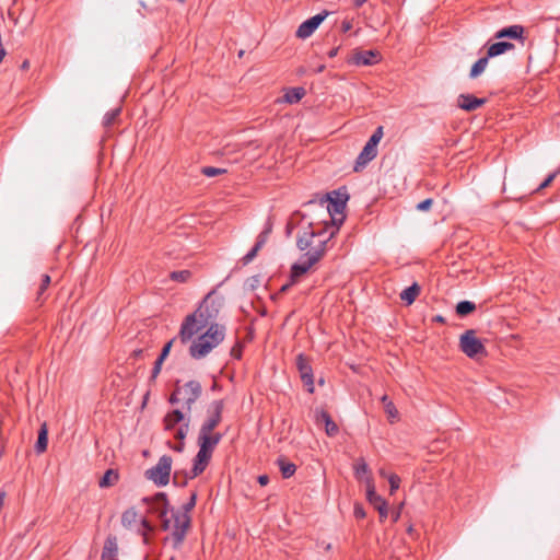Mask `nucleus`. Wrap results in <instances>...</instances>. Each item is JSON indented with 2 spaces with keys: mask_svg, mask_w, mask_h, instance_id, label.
Wrapping results in <instances>:
<instances>
[{
  "mask_svg": "<svg viewBox=\"0 0 560 560\" xmlns=\"http://www.w3.org/2000/svg\"><path fill=\"white\" fill-rule=\"evenodd\" d=\"M258 483L261 486V487H265L268 485L269 482V477L267 475H260L258 476Z\"/></svg>",
  "mask_w": 560,
  "mask_h": 560,
  "instance_id": "52",
  "label": "nucleus"
},
{
  "mask_svg": "<svg viewBox=\"0 0 560 560\" xmlns=\"http://www.w3.org/2000/svg\"><path fill=\"white\" fill-rule=\"evenodd\" d=\"M376 155L377 148L372 144L365 143V145L363 147L362 151L360 152L355 160L353 171H362L372 160L376 158Z\"/></svg>",
  "mask_w": 560,
  "mask_h": 560,
  "instance_id": "19",
  "label": "nucleus"
},
{
  "mask_svg": "<svg viewBox=\"0 0 560 560\" xmlns=\"http://www.w3.org/2000/svg\"><path fill=\"white\" fill-rule=\"evenodd\" d=\"M188 430H189V418H187V421L185 423H182V425L176 430L174 438L179 440L180 442L173 446V450L175 452H178V453L183 452L184 446H185L183 441L186 439Z\"/></svg>",
  "mask_w": 560,
  "mask_h": 560,
  "instance_id": "29",
  "label": "nucleus"
},
{
  "mask_svg": "<svg viewBox=\"0 0 560 560\" xmlns=\"http://www.w3.org/2000/svg\"><path fill=\"white\" fill-rule=\"evenodd\" d=\"M524 33H525L524 26H522L520 24H514V25L503 27V28L499 30L498 32H495L494 38L495 39L511 38V39H516V40L524 43V40H525Z\"/></svg>",
  "mask_w": 560,
  "mask_h": 560,
  "instance_id": "21",
  "label": "nucleus"
},
{
  "mask_svg": "<svg viewBox=\"0 0 560 560\" xmlns=\"http://www.w3.org/2000/svg\"><path fill=\"white\" fill-rule=\"evenodd\" d=\"M147 504V516H142V529L151 530L154 521L160 523L163 530L171 532V541L174 549H179L191 527V516L179 509H168L167 495L164 492L156 493L151 499H142Z\"/></svg>",
  "mask_w": 560,
  "mask_h": 560,
  "instance_id": "1",
  "label": "nucleus"
},
{
  "mask_svg": "<svg viewBox=\"0 0 560 560\" xmlns=\"http://www.w3.org/2000/svg\"><path fill=\"white\" fill-rule=\"evenodd\" d=\"M380 476L384 477V478L388 477V475L386 474V471L384 469H380Z\"/></svg>",
  "mask_w": 560,
  "mask_h": 560,
  "instance_id": "62",
  "label": "nucleus"
},
{
  "mask_svg": "<svg viewBox=\"0 0 560 560\" xmlns=\"http://www.w3.org/2000/svg\"><path fill=\"white\" fill-rule=\"evenodd\" d=\"M206 328L207 330L198 336L189 347V354L194 359L205 358L224 340L225 327L223 325H208Z\"/></svg>",
  "mask_w": 560,
  "mask_h": 560,
  "instance_id": "6",
  "label": "nucleus"
},
{
  "mask_svg": "<svg viewBox=\"0 0 560 560\" xmlns=\"http://www.w3.org/2000/svg\"><path fill=\"white\" fill-rule=\"evenodd\" d=\"M277 465L281 471V475L284 479L292 477L296 471V465L289 462L284 456H280L277 459Z\"/></svg>",
  "mask_w": 560,
  "mask_h": 560,
  "instance_id": "27",
  "label": "nucleus"
},
{
  "mask_svg": "<svg viewBox=\"0 0 560 560\" xmlns=\"http://www.w3.org/2000/svg\"><path fill=\"white\" fill-rule=\"evenodd\" d=\"M173 459L170 455L160 457L155 466L148 469L144 475L158 487H164L170 482Z\"/></svg>",
  "mask_w": 560,
  "mask_h": 560,
  "instance_id": "8",
  "label": "nucleus"
},
{
  "mask_svg": "<svg viewBox=\"0 0 560 560\" xmlns=\"http://www.w3.org/2000/svg\"><path fill=\"white\" fill-rule=\"evenodd\" d=\"M300 217V220L303 221L306 215L304 213H302L301 211H295L292 217H291V220L288 222L287 226H285V235L289 237L291 234H292V231L294 229V224H293V220L295 218Z\"/></svg>",
  "mask_w": 560,
  "mask_h": 560,
  "instance_id": "39",
  "label": "nucleus"
},
{
  "mask_svg": "<svg viewBox=\"0 0 560 560\" xmlns=\"http://www.w3.org/2000/svg\"><path fill=\"white\" fill-rule=\"evenodd\" d=\"M385 412L388 416L389 421L393 423L395 420L398 419V410L395 407L393 401H388L386 406L384 407Z\"/></svg>",
  "mask_w": 560,
  "mask_h": 560,
  "instance_id": "38",
  "label": "nucleus"
},
{
  "mask_svg": "<svg viewBox=\"0 0 560 560\" xmlns=\"http://www.w3.org/2000/svg\"><path fill=\"white\" fill-rule=\"evenodd\" d=\"M394 521L396 522L398 518H399V512L397 511L396 513H394Z\"/></svg>",
  "mask_w": 560,
  "mask_h": 560,
  "instance_id": "64",
  "label": "nucleus"
},
{
  "mask_svg": "<svg viewBox=\"0 0 560 560\" xmlns=\"http://www.w3.org/2000/svg\"><path fill=\"white\" fill-rule=\"evenodd\" d=\"M269 238V235L264 233V232H260L259 235L257 236V240H256V243L255 245L258 247V248H262L265 246V244L267 243Z\"/></svg>",
  "mask_w": 560,
  "mask_h": 560,
  "instance_id": "46",
  "label": "nucleus"
},
{
  "mask_svg": "<svg viewBox=\"0 0 560 560\" xmlns=\"http://www.w3.org/2000/svg\"><path fill=\"white\" fill-rule=\"evenodd\" d=\"M222 438H223L222 433L207 431V430H199L197 443H198V446H201L202 448L213 453L214 448L221 442Z\"/></svg>",
  "mask_w": 560,
  "mask_h": 560,
  "instance_id": "15",
  "label": "nucleus"
},
{
  "mask_svg": "<svg viewBox=\"0 0 560 560\" xmlns=\"http://www.w3.org/2000/svg\"><path fill=\"white\" fill-rule=\"evenodd\" d=\"M222 306L221 299L213 298L210 292L200 303L199 307L186 316L182 323L179 338L183 343L188 342L191 338L200 334L208 325H219L217 318Z\"/></svg>",
  "mask_w": 560,
  "mask_h": 560,
  "instance_id": "4",
  "label": "nucleus"
},
{
  "mask_svg": "<svg viewBox=\"0 0 560 560\" xmlns=\"http://www.w3.org/2000/svg\"><path fill=\"white\" fill-rule=\"evenodd\" d=\"M147 399H148V395H145V396L143 397V399H142V404H141L142 409H144V408H145V406H147Z\"/></svg>",
  "mask_w": 560,
  "mask_h": 560,
  "instance_id": "61",
  "label": "nucleus"
},
{
  "mask_svg": "<svg viewBox=\"0 0 560 560\" xmlns=\"http://www.w3.org/2000/svg\"><path fill=\"white\" fill-rule=\"evenodd\" d=\"M434 320L438 322V323H444V318L441 315L435 316Z\"/></svg>",
  "mask_w": 560,
  "mask_h": 560,
  "instance_id": "60",
  "label": "nucleus"
},
{
  "mask_svg": "<svg viewBox=\"0 0 560 560\" xmlns=\"http://www.w3.org/2000/svg\"><path fill=\"white\" fill-rule=\"evenodd\" d=\"M49 284H50V277L48 275H43L42 283H40L38 292H37V300L42 299L44 292L47 290Z\"/></svg>",
  "mask_w": 560,
  "mask_h": 560,
  "instance_id": "42",
  "label": "nucleus"
},
{
  "mask_svg": "<svg viewBox=\"0 0 560 560\" xmlns=\"http://www.w3.org/2000/svg\"><path fill=\"white\" fill-rule=\"evenodd\" d=\"M118 558V544L116 536L109 535L102 550L101 560H117Z\"/></svg>",
  "mask_w": 560,
  "mask_h": 560,
  "instance_id": "22",
  "label": "nucleus"
},
{
  "mask_svg": "<svg viewBox=\"0 0 560 560\" xmlns=\"http://www.w3.org/2000/svg\"><path fill=\"white\" fill-rule=\"evenodd\" d=\"M212 457V452L207 451L199 446V451L197 455L194 458V466L191 469V472L189 475V478H196L197 476L201 475L205 469L207 468L210 459Z\"/></svg>",
  "mask_w": 560,
  "mask_h": 560,
  "instance_id": "18",
  "label": "nucleus"
},
{
  "mask_svg": "<svg viewBox=\"0 0 560 560\" xmlns=\"http://www.w3.org/2000/svg\"><path fill=\"white\" fill-rule=\"evenodd\" d=\"M120 114V108H114L107 112L103 118V125L106 129L110 128Z\"/></svg>",
  "mask_w": 560,
  "mask_h": 560,
  "instance_id": "33",
  "label": "nucleus"
},
{
  "mask_svg": "<svg viewBox=\"0 0 560 560\" xmlns=\"http://www.w3.org/2000/svg\"><path fill=\"white\" fill-rule=\"evenodd\" d=\"M334 235L335 232H328L326 226L315 229L312 221L307 222V226L296 238V247L305 253L301 256L299 261L291 266V284H296L303 275L308 272L322 260L326 254L327 244Z\"/></svg>",
  "mask_w": 560,
  "mask_h": 560,
  "instance_id": "3",
  "label": "nucleus"
},
{
  "mask_svg": "<svg viewBox=\"0 0 560 560\" xmlns=\"http://www.w3.org/2000/svg\"><path fill=\"white\" fill-rule=\"evenodd\" d=\"M348 200H349V195L347 192L346 187H341L339 189H336V190H332L330 192L323 195L318 200V205L322 208H326V211L330 218V221L329 222L324 221L323 224L314 223V228L316 229L318 226H326L328 232L334 231L336 234L337 231L339 230V225L336 224L334 214H342L346 209V205H347ZM316 203H317L316 200H310L306 203H304V206H312V205H316Z\"/></svg>",
  "mask_w": 560,
  "mask_h": 560,
  "instance_id": "5",
  "label": "nucleus"
},
{
  "mask_svg": "<svg viewBox=\"0 0 560 560\" xmlns=\"http://www.w3.org/2000/svg\"><path fill=\"white\" fill-rule=\"evenodd\" d=\"M338 54V48H332L327 52L328 58H334Z\"/></svg>",
  "mask_w": 560,
  "mask_h": 560,
  "instance_id": "54",
  "label": "nucleus"
},
{
  "mask_svg": "<svg viewBox=\"0 0 560 560\" xmlns=\"http://www.w3.org/2000/svg\"><path fill=\"white\" fill-rule=\"evenodd\" d=\"M368 472H369V466H368L366 462L364 460V458H359L354 465L355 476L359 478V477H361V475L368 474Z\"/></svg>",
  "mask_w": 560,
  "mask_h": 560,
  "instance_id": "37",
  "label": "nucleus"
},
{
  "mask_svg": "<svg viewBox=\"0 0 560 560\" xmlns=\"http://www.w3.org/2000/svg\"><path fill=\"white\" fill-rule=\"evenodd\" d=\"M201 394L202 386L198 381L191 380L183 385L177 381L175 389L168 398V402L175 405L182 401L184 409L189 413L192 405L200 398Z\"/></svg>",
  "mask_w": 560,
  "mask_h": 560,
  "instance_id": "7",
  "label": "nucleus"
},
{
  "mask_svg": "<svg viewBox=\"0 0 560 560\" xmlns=\"http://www.w3.org/2000/svg\"><path fill=\"white\" fill-rule=\"evenodd\" d=\"M368 501L377 510L380 521L383 522L388 515L387 502L376 493L373 485L369 486L366 491Z\"/></svg>",
  "mask_w": 560,
  "mask_h": 560,
  "instance_id": "17",
  "label": "nucleus"
},
{
  "mask_svg": "<svg viewBox=\"0 0 560 560\" xmlns=\"http://www.w3.org/2000/svg\"><path fill=\"white\" fill-rule=\"evenodd\" d=\"M292 285L293 284H291V281L289 283L283 284L280 289V292H287Z\"/></svg>",
  "mask_w": 560,
  "mask_h": 560,
  "instance_id": "55",
  "label": "nucleus"
},
{
  "mask_svg": "<svg viewBox=\"0 0 560 560\" xmlns=\"http://www.w3.org/2000/svg\"><path fill=\"white\" fill-rule=\"evenodd\" d=\"M351 28H352V23H351V21H348V20L342 21V23H341V31H342L343 33L349 32Z\"/></svg>",
  "mask_w": 560,
  "mask_h": 560,
  "instance_id": "51",
  "label": "nucleus"
},
{
  "mask_svg": "<svg viewBox=\"0 0 560 560\" xmlns=\"http://www.w3.org/2000/svg\"><path fill=\"white\" fill-rule=\"evenodd\" d=\"M389 482L390 493L393 494L396 490L399 489L400 486V477L396 474H389L387 477Z\"/></svg>",
  "mask_w": 560,
  "mask_h": 560,
  "instance_id": "41",
  "label": "nucleus"
},
{
  "mask_svg": "<svg viewBox=\"0 0 560 560\" xmlns=\"http://www.w3.org/2000/svg\"><path fill=\"white\" fill-rule=\"evenodd\" d=\"M368 0H354V7L360 8L362 7Z\"/></svg>",
  "mask_w": 560,
  "mask_h": 560,
  "instance_id": "57",
  "label": "nucleus"
},
{
  "mask_svg": "<svg viewBox=\"0 0 560 560\" xmlns=\"http://www.w3.org/2000/svg\"><path fill=\"white\" fill-rule=\"evenodd\" d=\"M242 353H243V346L240 341H237L232 348H231V351H230V354L232 358L236 359V360H240L242 358Z\"/></svg>",
  "mask_w": 560,
  "mask_h": 560,
  "instance_id": "44",
  "label": "nucleus"
},
{
  "mask_svg": "<svg viewBox=\"0 0 560 560\" xmlns=\"http://www.w3.org/2000/svg\"><path fill=\"white\" fill-rule=\"evenodd\" d=\"M305 95V89L302 86L289 88L285 90L283 101L288 104L299 103Z\"/></svg>",
  "mask_w": 560,
  "mask_h": 560,
  "instance_id": "26",
  "label": "nucleus"
},
{
  "mask_svg": "<svg viewBox=\"0 0 560 560\" xmlns=\"http://www.w3.org/2000/svg\"><path fill=\"white\" fill-rule=\"evenodd\" d=\"M170 278L173 281L185 283L191 278V271L190 270L172 271L170 275Z\"/></svg>",
  "mask_w": 560,
  "mask_h": 560,
  "instance_id": "34",
  "label": "nucleus"
},
{
  "mask_svg": "<svg viewBox=\"0 0 560 560\" xmlns=\"http://www.w3.org/2000/svg\"><path fill=\"white\" fill-rule=\"evenodd\" d=\"M4 498H5V492H4V491H1V492H0V510H1V509H2V506H3Z\"/></svg>",
  "mask_w": 560,
  "mask_h": 560,
  "instance_id": "56",
  "label": "nucleus"
},
{
  "mask_svg": "<svg viewBox=\"0 0 560 560\" xmlns=\"http://www.w3.org/2000/svg\"><path fill=\"white\" fill-rule=\"evenodd\" d=\"M224 400H213L208 408V418L202 422L200 430L214 431L222 421Z\"/></svg>",
  "mask_w": 560,
  "mask_h": 560,
  "instance_id": "10",
  "label": "nucleus"
},
{
  "mask_svg": "<svg viewBox=\"0 0 560 560\" xmlns=\"http://www.w3.org/2000/svg\"><path fill=\"white\" fill-rule=\"evenodd\" d=\"M173 483L176 485V486H185L186 485V481H183L182 483L178 482V474L175 472L174 474V477H173Z\"/></svg>",
  "mask_w": 560,
  "mask_h": 560,
  "instance_id": "53",
  "label": "nucleus"
},
{
  "mask_svg": "<svg viewBox=\"0 0 560 560\" xmlns=\"http://www.w3.org/2000/svg\"><path fill=\"white\" fill-rule=\"evenodd\" d=\"M489 57L488 55L486 54V56L479 58L470 68V71H469V78L470 79H476L478 78L487 68L488 63H489Z\"/></svg>",
  "mask_w": 560,
  "mask_h": 560,
  "instance_id": "30",
  "label": "nucleus"
},
{
  "mask_svg": "<svg viewBox=\"0 0 560 560\" xmlns=\"http://www.w3.org/2000/svg\"><path fill=\"white\" fill-rule=\"evenodd\" d=\"M334 235L335 232H328L326 226L315 229L312 221L307 222V226L296 238V247L305 253L301 256L299 261L291 266V284H296L303 275L308 272L322 260L326 254L327 244Z\"/></svg>",
  "mask_w": 560,
  "mask_h": 560,
  "instance_id": "2",
  "label": "nucleus"
},
{
  "mask_svg": "<svg viewBox=\"0 0 560 560\" xmlns=\"http://www.w3.org/2000/svg\"><path fill=\"white\" fill-rule=\"evenodd\" d=\"M187 419H185L184 412L179 409H174L167 412L163 419L164 430H174L176 424L180 422L185 423Z\"/></svg>",
  "mask_w": 560,
  "mask_h": 560,
  "instance_id": "23",
  "label": "nucleus"
},
{
  "mask_svg": "<svg viewBox=\"0 0 560 560\" xmlns=\"http://www.w3.org/2000/svg\"><path fill=\"white\" fill-rule=\"evenodd\" d=\"M327 16L326 12L318 13L301 23L296 30V37L305 39L310 37Z\"/></svg>",
  "mask_w": 560,
  "mask_h": 560,
  "instance_id": "13",
  "label": "nucleus"
},
{
  "mask_svg": "<svg viewBox=\"0 0 560 560\" xmlns=\"http://www.w3.org/2000/svg\"><path fill=\"white\" fill-rule=\"evenodd\" d=\"M459 348L468 358H476L487 353L485 345L476 337L474 329H468L460 336Z\"/></svg>",
  "mask_w": 560,
  "mask_h": 560,
  "instance_id": "9",
  "label": "nucleus"
},
{
  "mask_svg": "<svg viewBox=\"0 0 560 560\" xmlns=\"http://www.w3.org/2000/svg\"><path fill=\"white\" fill-rule=\"evenodd\" d=\"M162 363H163L162 360H160V359L155 360L154 366L152 369V374H151L152 380H154L158 376V374L160 373Z\"/></svg>",
  "mask_w": 560,
  "mask_h": 560,
  "instance_id": "47",
  "label": "nucleus"
},
{
  "mask_svg": "<svg viewBox=\"0 0 560 560\" xmlns=\"http://www.w3.org/2000/svg\"><path fill=\"white\" fill-rule=\"evenodd\" d=\"M48 444V428L46 422L40 425L38 431L37 442L35 444V451L37 454H42L47 450Z\"/></svg>",
  "mask_w": 560,
  "mask_h": 560,
  "instance_id": "28",
  "label": "nucleus"
},
{
  "mask_svg": "<svg viewBox=\"0 0 560 560\" xmlns=\"http://www.w3.org/2000/svg\"><path fill=\"white\" fill-rule=\"evenodd\" d=\"M118 472L115 469H108L105 471L103 477L98 481L101 488H108L114 486L118 481Z\"/></svg>",
  "mask_w": 560,
  "mask_h": 560,
  "instance_id": "31",
  "label": "nucleus"
},
{
  "mask_svg": "<svg viewBox=\"0 0 560 560\" xmlns=\"http://www.w3.org/2000/svg\"><path fill=\"white\" fill-rule=\"evenodd\" d=\"M201 173L207 177H213V176H218L221 174H225L226 170L220 168V167H213V166H205L201 168Z\"/></svg>",
  "mask_w": 560,
  "mask_h": 560,
  "instance_id": "36",
  "label": "nucleus"
},
{
  "mask_svg": "<svg viewBox=\"0 0 560 560\" xmlns=\"http://www.w3.org/2000/svg\"><path fill=\"white\" fill-rule=\"evenodd\" d=\"M260 248H258L256 245L242 258L243 265L249 264L258 254Z\"/></svg>",
  "mask_w": 560,
  "mask_h": 560,
  "instance_id": "43",
  "label": "nucleus"
},
{
  "mask_svg": "<svg viewBox=\"0 0 560 560\" xmlns=\"http://www.w3.org/2000/svg\"><path fill=\"white\" fill-rule=\"evenodd\" d=\"M487 103V98H479L472 94H459L457 106L465 112H474Z\"/></svg>",
  "mask_w": 560,
  "mask_h": 560,
  "instance_id": "20",
  "label": "nucleus"
},
{
  "mask_svg": "<svg viewBox=\"0 0 560 560\" xmlns=\"http://www.w3.org/2000/svg\"><path fill=\"white\" fill-rule=\"evenodd\" d=\"M171 347H172V341L167 342V343L163 347V349H162V351H161V353H160V355H159V358H158V359H160V360L164 361V360H165V358L168 355V352H170V350H171Z\"/></svg>",
  "mask_w": 560,
  "mask_h": 560,
  "instance_id": "49",
  "label": "nucleus"
},
{
  "mask_svg": "<svg viewBox=\"0 0 560 560\" xmlns=\"http://www.w3.org/2000/svg\"><path fill=\"white\" fill-rule=\"evenodd\" d=\"M476 310V304L471 301H460L456 305V314L459 317H465Z\"/></svg>",
  "mask_w": 560,
  "mask_h": 560,
  "instance_id": "32",
  "label": "nucleus"
},
{
  "mask_svg": "<svg viewBox=\"0 0 560 560\" xmlns=\"http://www.w3.org/2000/svg\"><path fill=\"white\" fill-rule=\"evenodd\" d=\"M353 514H354V516H355L358 520H362V518H364V517H365V511H364V509H363L361 505H359V504H357V505L354 506Z\"/></svg>",
  "mask_w": 560,
  "mask_h": 560,
  "instance_id": "48",
  "label": "nucleus"
},
{
  "mask_svg": "<svg viewBox=\"0 0 560 560\" xmlns=\"http://www.w3.org/2000/svg\"><path fill=\"white\" fill-rule=\"evenodd\" d=\"M381 400H382V402H383L384 407L386 406V404H387L388 401H392V400L388 398V396H387V395L382 396Z\"/></svg>",
  "mask_w": 560,
  "mask_h": 560,
  "instance_id": "58",
  "label": "nucleus"
},
{
  "mask_svg": "<svg viewBox=\"0 0 560 560\" xmlns=\"http://www.w3.org/2000/svg\"><path fill=\"white\" fill-rule=\"evenodd\" d=\"M384 136L383 127L378 126L372 133V136L369 138L368 142L369 144H372L377 148V144L382 140Z\"/></svg>",
  "mask_w": 560,
  "mask_h": 560,
  "instance_id": "35",
  "label": "nucleus"
},
{
  "mask_svg": "<svg viewBox=\"0 0 560 560\" xmlns=\"http://www.w3.org/2000/svg\"><path fill=\"white\" fill-rule=\"evenodd\" d=\"M514 48H515L514 44H512L510 42L501 40V42L491 44L487 49V55L491 59V58L498 57L500 55H503L510 50H513Z\"/></svg>",
  "mask_w": 560,
  "mask_h": 560,
  "instance_id": "24",
  "label": "nucleus"
},
{
  "mask_svg": "<svg viewBox=\"0 0 560 560\" xmlns=\"http://www.w3.org/2000/svg\"><path fill=\"white\" fill-rule=\"evenodd\" d=\"M420 287L417 282H413L410 287L406 288L405 290L401 291L400 293V300L406 304V305H411L417 296L420 294Z\"/></svg>",
  "mask_w": 560,
  "mask_h": 560,
  "instance_id": "25",
  "label": "nucleus"
},
{
  "mask_svg": "<svg viewBox=\"0 0 560 560\" xmlns=\"http://www.w3.org/2000/svg\"><path fill=\"white\" fill-rule=\"evenodd\" d=\"M196 502H197V493L196 492H192L189 500L184 503L179 510L180 511H185L186 513L190 514V512L194 510V508L196 506Z\"/></svg>",
  "mask_w": 560,
  "mask_h": 560,
  "instance_id": "40",
  "label": "nucleus"
},
{
  "mask_svg": "<svg viewBox=\"0 0 560 560\" xmlns=\"http://www.w3.org/2000/svg\"><path fill=\"white\" fill-rule=\"evenodd\" d=\"M381 55L377 50H354L348 59L349 65L354 66H374L381 61Z\"/></svg>",
  "mask_w": 560,
  "mask_h": 560,
  "instance_id": "12",
  "label": "nucleus"
},
{
  "mask_svg": "<svg viewBox=\"0 0 560 560\" xmlns=\"http://www.w3.org/2000/svg\"><path fill=\"white\" fill-rule=\"evenodd\" d=\"M314 420L317 425H325V432L328 436L334 438L339 433V427L325 409H316Z\"/></svg>",
  "mask_w": 560,
  "mask_h": 560,
  "instance_id": "14",
  "label": "nucleus"
},
{
  "mask_svg": "<svg viewBox=\"0 0 560 560\" xmlns=\"http://www.w3.org/2000/svg\"><path fill=\"white\" fill-rule=\"evenodd\" d=\"M121 526L131 533H140V517L139 512L135 506L127 509L121 514Z\"/></svg>",
  "mask_w": 560,
  "mask_h": 560,
  "instance_id": "16",
  "label": "nucleus"
},
{
  "mask_svg": "<svg viewBox=\"0 0 560 560\" xmlns=\"http://www.w3.org/2000/svg\"><path fill=\"white\" fill-rule=\"evenodd\" d=\"M433 205V199L432 198H427L424 200H422L421 202H419L417 205V210L419 211H428Z\"/></svg>",
  "mask_w": 560,
  "mask_h": 560,
  "instance_id": "45",
  "label": "nucleus"
},
{
  "mask_svg": "<svg viewBox=\"0 0 560 560\" xmlns=\"http://www.w3.org/2000/svg\"><path fill=\"white\" fill-rule=\"evenodd\" d=\"M22 68L23 69H27L28 68V61L25 60L23 63H22Z\"/></svg>",
  "mask_w": 560,
  "mask_h": 560,
  "instance_id": "63",
  "label": "nucleus"
},
{
  "mask_svg": "<svg viewBox=\"0 0 560 560\" xmlns=\"http://www.w3.org/2000/svg\"><path fill=\"white\" fill-rule=\"evenodd\" d=\"M296 369L300 373V377L304 386L306 387V390L310 394H313L315 390L313 369L311 366L310 359L303 353H300L296 357Z\"/></svg>",
  "mask_w": 560,
  "mask_h": 560,
  "instance_id": "11",
  "label": "nucleus"
},
{
  "mask_svg": "<svg viewBox=\"0 0 560 560\" xmlns=\"http://www.w3.org/2000/svg\"><path fill=\"white\" fill-rule=\"evenodd\" d=\"M272 228H273V222H272L271 217H269V218L267 219V221H266V223H265V226H264V229H262V231H261V232H264V233H266V234L270 235V234H271V232H272Z\"/></svg>",
  "mask_w": 560,
  "mask_h": 560,
  "instance_id": "50",
  "label": "nucleus"
},
{
  "mask_svg": "<svg viewBox=\"0 0 560 560\" xmlns=\"http://www.w3.org/2000/svg\"><path fill=\"white\" fill-rule=\"evenodd\" d=\"M324 70H325V65H320V66H318V67L315 69V72H316V73H320V72H323Z\"/></svg>",
  "mask_w": 560,
  "mask_h": 560,
  "instance_id": "59",
  "label": "nucleus"
}]
</instances>
